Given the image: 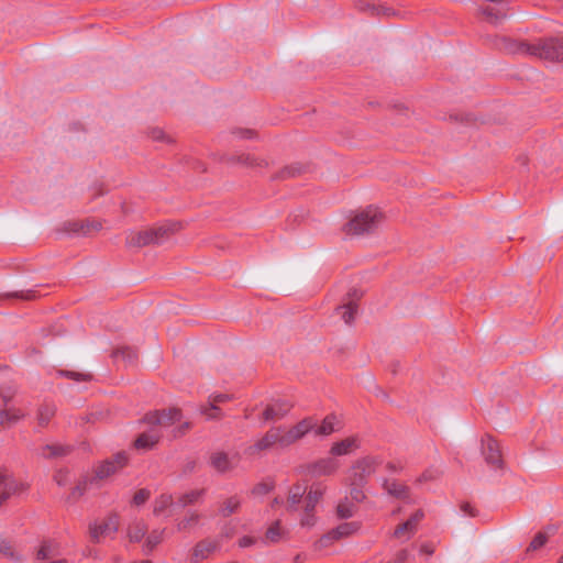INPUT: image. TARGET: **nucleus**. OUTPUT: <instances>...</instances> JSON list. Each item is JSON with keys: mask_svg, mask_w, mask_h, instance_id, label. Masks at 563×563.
<instances>
[{"mask_svg": "<svg viewBox=\"0 0 563 563\" xmlns=\"http://www.w3.org/2000/svg\"><path fill=\"white\" fill-rule=\"evenodd\" d=\"M371 5H372L371 3H367L363 0H361L356 3V7L360 11H368L369 13H371Z\"/></svg>", "mask_w": 563, "mask_h": 563, "instance_id": "obj_63", "label": "nucleus"}, {"mask_svg": "<svg viewBox=\"0 0 563 563\" xmlns=\"http://www.w3.org/2000/svg\"><path fill=\"white\" fill-rule=\"evenodd\" d=\"M405 468V465L401 461H390L386 463V470L390 473H400Z\"/></svg>", "mask_w": 563, "mask_h": 563, "instance_id": "obj_56", "label": "nucleus"}, {"mask_svg": "<svg viewBox=\"0 0 563 563\" xmlns=\"http://www.w3.org/2000/svg\"><path fill=\"white\" fill-rule=\"evenodd\" d=\"M179 228L178 223H172L143 231H130L126 234L125 246L129 249H141L147 245L162 244L177 232Z\"/></svg>", "mask_w": 563, "mask_h": 563, "instance_id": "obj_1", "label": "nucleus"}, {"mask_svg": "<svg viewBox=\"0 0 563 563\" xmlns=\"http://www.w3.org/2000/svg\"><path fill=\"white\" fill-rule=\"evenodd\" d=\"M150 497H151L150 489L141 488L134 494V496L131 500V504L136 507L143 506L150 499Z\"/></svg>", "mask_w": 563, "mask_h": 563, "instance_id": "obj_45", "label": "nucleus"}, {"mask_svg": "<svg viewBox=\"0 0 563 563\" xmlns=\"http://www.w3.org/2000/svg\"><path fill=\"white\" fill-rule=\"evenodd\" d=\"M338 422L336 416L330 413L324 417L320 426H316L313 429L316 435H330L335 431V424Z\"/></svg>", "mask_w": 563, "mask_h": 563, "instance_id": "obj_32", "label": "nucleus"}, {"mask_svg": "<svg viewBox=\"0 0 563 563\" xmlns=\"http://www.w3.org/2000/svg\"><path fill=\"white\" fill-rule=\"evenodd\" d=\"M206 489H192L190 492L181 494L177 498V505L185 508L187 506L195 505L199 501V499L205 495Z\"/></svg>", "mask_w": 563, "mask_h": 563, "instance_id": "obj_33", "label": "nucleus"}, {"mask_svg": "<svg viewBox=\"0 0 563 563\" xmlns=\"http://www.w3.org/2000/svg\"><path fill=\"white\" fill-rule=\"evenodd\" d=\"M210 466L219 473H225L232 470L231 461L225 452L219 451L210 455Z\"/></svg>", "mask_w": 563, "mask_h": 563, "instance_id": "obj_26", "label": "nucleus"}, {"mask_svg": "<svg viewBox=\"0 0 563 563\" xmlns=\"http://www.w3.org/2000/svg\"><path fill=\"white\" fill-rule=\"evenodd\" d=\"M354 512H355V508H354L353 504H351L346 500L339 503L336 506V516L340 519H349V518L353 517Z\"/></svg>", "mask_w": 563, "mask_h": 563, "instance_id": "obj_43", "label": "nucleus"}, {"mask_svg": "<svg viewBox=\"0 0 563 563\" xmlns=\"http://www.w3.org/2000/svg\"><path fill=\"white\" fill-rule=\"evenodd\" d=\"M360 529L361 523L358 521L343 522L338 527L331 529L328 533L323 534L318 543L320 548H327L331 545L334 541L347 538L356 533Z\"/></svg>", "mask_w": 563, "mask_h": 563, "instance_id": "obj_9", "label": "nucleus"}, {"mask_svg": "<svg viewBox=\"0 0 563 563\" xmlns=\"http://www.w3.org/2000/svg\"><path fill=\"white\" fill-rule=\"evenodd\" d=\"M152 137H153L154 140H162V139L164 137V132H163V131H161V130H154V131L152 132Z\"/></svg>", "mask_w": 563, "mask_h": 563, "instance_id": "obj_64", "label": "nucleus"}, {"mask_svg": "<svg viewBox=\"0 0 563 563\" xmlns=\"http://www.w3.org/2000/svg\"><path fill=\"white\" fill-rule=\"evenodd\" d=\"M56 413V406L54 404L44 402L42 404L36 412L37 426L45 428Z\"/></svg>", "mask_w": 563, "mask_h": 563, "instance_id": "obj_28", "label": "nucleus"}, {"mask_svg": "<svg viewBox=\"0 0 563 563\" xmlns=\"http://www.w3.org/2000/svg\"><path fill=\"white\" fill-rule=\"evenodd\" d=\"M54 481L58 486H65L68 482V472L59 470L54 474Z\"/></svg>", "mask_w": 563, "mask_h": 563, "instance_id": "obj_57", "label": "nucleus"}, {"mask_svg": "<svg viewBox=\"0 0 563 563\" xmlns=\"http://www.w3.org/2000/svg\"><path fill=\"white\" fill-rule=\"evenodd\" d=\"M274 446H278L280 449L287 448L284 445L283 427L271 428L261 439L250 445L245 450V453L247 455H257L263 451L273 449Z\"/></svg>", "mask_w": 563, "mask_h": 563, "instance_id": "obj_5", "label": "nucleus"}, {"mask_svg": "<svg viewBox=\"0 0 563 563\" xmlns=\"http://www.w3.org/2000/svg\"><path fill=\"white\" fill-rule=\"evenodd\" d=\"M283 537L280 521L276 520L266 531V539L273 543L278 542Z\"/></svg>", "mask_w": 563, "mask_h": 563, "instance_id": "obj_44", "label": "nucleus"}, {"mask_svg": "<svg viewBox=\"0 0 563 563\" xmlns=\"http://www.w3.org/2000/svg\"><path fill=\"white\" fill-rule=\"evenodd\" d=\"M420 552L427 555H432L434 550L433 547L429 543H424L420 547Z\"/></svg>", "mask_w": 563, "mask_h": 563, "instance_id": "obj_62", "label": "nucleus"}, {"mask_svg": "<svg viewBox=\"0 0 563 563\" xmlns=\"http://www.w3.org/2000/svg\"><path fill=\"white\" fill-rule=\"evenodd\" d=\"M24 418V413L16 408L4 407L0 411V427L9 428Z\"/></svg>", "mask_w": 563, "mask_h": 563, "instance_id": "obj_29", "label": "nucleus"}, {"mask_svg": "<svg viewBox=\"0 0 563 563\" xmlns=\"http://www.w3.org/2000/svg\"><path fill=\"white\" fill-rule=\"evenodd\" d=\"M240 506V498L238 496H231L223 501L219 512L222 517H229L232 514H235Z\"/></svg>", "mask_w": 563, "mask_h": 563, "instance_id": "obj_35", "label": "nucleus"}, {"mask_svg": "<svg viewBox=\"0 0 563 563\" xmlns=\"http://www.w3.org/2000/svg\"><path fill=\"white\" fill-rule=\"evenodd\" d=\"M172 505L173 496L170 494H162L154 501L153 514L155 516H159L165 509H167Z\"/></svg>", "mask_w": 563, "mask_h": 563, "instance_id": "obj_37", "label": "nucleus"}, {"mask_svg": "<svg viewBox=\"0 0 563 563\" xmlns=\"http://www.w3.org/2000/svg\"><path fill=\"white\" fill-rule=\"evenodd\" d=\"M479 12L486 18V20L489 23H492L494 25L501 23L508 16L507 8L496 9L490 5H486V7H482L479 9Z\"/></svg>", "mask_w": 563, "mask_h": 563, "instance_id": "obj_25", "label": "nucleus"}, {"mask_svg": "<svg viewBox=\"0 0 563 563\" xmlns=\"http://www.w3.org/2000/svg\"><path fill=\"white\" fill-rule=\"evenodd\" d=\"M128 462L129 457L126 453L119 452L114 454L111 459L104 460L95 467V476L91 477V481L108 478L109 476L123 468Z\"/></svg>", "mask_w": 563, "mask_h": 563, "instance_id": "obj_6", "label": "nucleus"}, {"mask_svg": "<svg viewBox=\"0 0 563 563\" xmlns=\"http://www.w3.org/2000/svg\"><path fill=\"white\" fill-rule=\"evenodd\" d=\"M16 394V389L13 386H2L0 390V397L3 401V406L7 407L8 404L13 399Z\"/></svg>", "mask_w": 563, "mask_h": 563, "instance_id": "obj_49", "label": "nucleus"}, {"mask_svg": "<svg viewBox=\"0 0 563 563\" xmlns=\"http://www.w3.org/2000/svg\"><path fill=\"white\" fill-rule=\"evenodd\" d=\"M305 172V166L299 163L287 165L272 176V180H285L300 176Z\"/></svg>", "mask_w": 563, "mask_h": 563, "instance_id": "obj_27", "label": "nucleus"}, {"mask_svg": "<svg viewBox=\"0 0 563 563\" xmlns=\"http://www.w3.org/2000/svg\"><path fill=\"white\" fill-rule=\"evenodd\" d=\"M383 489L391 497L408 500L410 496V489L404 483H400L396 479L384 478L382 482Z\"/></svg>", "mask_w": 563, "mask_h": 563, "instance_id": "obj_17", "label": "nucleus"}, {"mask_svg": "<svg viewBox=\"0 0 563 563\" xmlns=\"http://www.w3.org/2000/svg\"><path fill=\"white\" fill-rule=\"evenodd\" d=\"M162 434L158 429L151 426L148 431H144L134 440L133 445L137 450H152L161 440Z\"/></svg>", "mask_w": 563, "mask_h": 563, "instance_id": "obj_16", "label": "nucleus"}, {"mask_svg": "<svg viewBox=\"0 0 563 563\" xmlns=\"http://www.w3.org/2000/svg\"><path fill=\"white\" fill-rule=\"evenodd\" d=\"M396 12L394 9L385 7V5H371V15L372 16H391L395 15Z\"/></svg>", "mask_w": 563, "mask_h": 563, "instance_id": "obj_51", "label": "nucleus"}, {"mask_svg": "<svg viewBox=\"0 0 563 563\" xmlns=\"http://www.w3.org/2000/svg\"><path fill=\"white\" fill-rule=\"evenodd\" d=\"M440 475H441V472L439 470L429 468V470H426L420 475V477L418 478V482L422 483V482L433 481V479H437L438 477H440Z\"/></svg>", "mask_w": 563, "mask_h": 563, "instance_id": "obj_54", "label": "nucleus"}, {"mask_svg": "<svg viewBox=\"0 0 563 563\" xmlns=\"http://www.w3.org/2000/svg\"><path fill=\"white\" fill-rule=\"evenodd\" d=\"M482 454L485 462L494 468H503L504 460L498 442L492 435L482 439Z\"/></svg>", "mask_w": 563, "mask_h": 563, "instance_id": "obj_11", "label": "nucleus"}, {"mask_svg": "<svg viewBox=\"0 0 563 563\" xmlns=\"http://www.w3.org/2000/svg\"><path fill=\"white\" fill-rule=\"evenodd\" d=\"M307 492V487L301 484H295L290 487L287 497V510L297 511L298 505L302 501V498Z\"/></svg>", "mask_w": 563, "mask_h": 563, "instance_id": "obj_23", "label": "nucleus"}, {"mask_svg": "<svg viewBox=\"0 0 563 563\" xmlns=\"http://www.w3.org/2000/svg\"><path fill=\"white\" fill-rule=\"evenodd\" d=\"M360 441L356 437H347L332 444L330 453L333 456L347 455L358 449Z\"/></svg>", "mask_w": 563, "mask_h": 563, "instance_id": "obj_19", "label": "nucleus"}, {"mask_svg": "<svg viewBox=\"0 0 563 563\" xmlns=\"http://www.w3.org/2000/svg\"><path fill=\"white\" fill-rule=\"evenodd\" d=\"M181 419V411L177 408L155 410L147 412L141 422L147 423L156 429L169 427Z\"/></svg>", "mask_w": 563, "mask_h": 563, "instance_id": "obj_7", "label": "nucleus"}, {"mask_svg": "<svg viewBox=\"0 0 563 563\" xmlns=\"http://www.w3.org/2000/svg\"><path fill=\"white\" fill-rule=\"evenodd\" d=\"M316 428V420L312 417H307L292 426L289 430L283 428L284 445L287 448L302 439L310 431Z\"/></svg>", "mask_w": 563, "mask_h": 563, "instance_id": "obj_10", "label": "nucleus"}, {"mask_svg": "<svg viewBox=\"0 0 563 563\" xmlns=\"http://www.w3.org/2000/svg\"><path fill=\"white\" fill-rule=\"evenodd\" d=\"M196 468V461L195 460H188L184 465V472L185 473H191Z\"/></svg>", "mask_w": 563, "mask_h": 563, "instance_id": "obj_61", "label": "nucleus"}, {"mask_svg": "<svg viewBox=\"0 0 563 563\" xmlns=\"http://www.w3.org/2000/svg\"><path fill=\"white\" fill-rule=\"evenodd\" d=\"M292 405L285 400H277L272 405H268L263 411V419L265 421L280 420L291 409Z\"/></svg>", "mask_w": 563, "mask_h": 563, "instance_id": "obj_18", "label": "nucleus"}, {"mask_svg": "<svg viewBox=\"0 0 563 563\" xmlns=\"http://www.w3.org/2000/svg\"><path fill=\"white\" fill-rule=\"evenodd\" d=\"M339 311H342V319L346 324H351L354 320V316L357 311V305L354 301H349L343 306H339L336 308Z\"/></svg>", "mask_w": 563, "mask_h": 563, "instance_id": "obj_39", "label": "nucleus"}, {"mask_svg": "<svg viewBox=\"0 0 563 563\" xmlns=\"http://www.w3.org/2000/svg\"><path fill=\"white\" fill-rule=\"evenodd\" d=\"M322 495H323V492L321 488L319 487H311L310 490L308 492V494L306 495L305 497V506H306V510H314L317 504L320 501V499L322 498Z\"/></svg>", "mask_w": 563, "mask_h": 563, "instance_id": "obj_36", "label": "nucleus"}, {"mask_svg": "<svg viewBox=\"0 0 563 563\" xmlns=\"http://www.w3.org/2000/svg\"><path fill=\"white\" fill-rule=\"evenodd\" d=\"M0 554L15 561V562H21L22 561V558L21 555H19L10 541L8 540H4V539H0Z\"/></svg>", "mask_w": 563, "mask_h": 563, "instance_id": "obj_42", "label": "nucleus"}, {"mask_svg": "<svg viewBox=\"0 0 563 563\" xmlns=\"http://www.w3.org/2000/svg\"><path fill=\"white\" fill-rule=\"evenodd\" d=\"M56 373L58 376L74 379L76 382H89L92 378L91 374L89 373H80L75 371L58 369Z\"/></svg>", "mask_w": 563, "mask_h": 563, "instance_id": "obj_41", "label": "nucleus"}, {"mask_svg": "<svg viewBox=\"0 0 563 563\" xmlns=\"http://www.w3.org/2000/svg\"><path fill=\"white\" fill-rule=\"evenodd\" d=\"M58 554H59V544L52 539H46L41 542V545L35 555V560L38 562L45 561V560L55 558Z\"/></svg>", "mask_w": 563, "mask_h": 563, "instance_id": "obj_20", "label": "nucleus"}, {"mask_svg": "<svg viewBox=\"0 0 563 563\" xmlns=\"http://www.w3.org/2000/svg\"><path fill=\"white\" fill-rule=\"evenodd\" d=\"M148 530L147 523L142 519H134L129 526H128V538L130 542L139 543L142 541V539L145 537L146 532Z\"/></svg>", "mask_w": 563, "mask_h": 563, "instance_id": "obj_21", "label": "nucleus"}, {"mask_svg": "<svg viewBox=\"0 0 563 563\" xmlns=\"http://www.w3.org/2000/svg\"><path fill=\"white\" fill-rule=\"evenodd\" d=\"M519 48L545 60L563 62V36L542 38L533 44L521 43Z\"/></svg>", "mask_w": 563, "mask_h": 563, "instance_id": "obj_3", "label": "nucleus"}, {"mask_svg": "<svg viewBox=\"0 0 563 563\" xmlns=\"http://www.w3.org/2000/svg\"><path fill=\"white\" fill-rule=\"evenodd\" d=\"M119 529V517L113 514L110 515L103 522L101 523H90L89 525V534L90 540L93 543H99L101 538L108 534H114Z\"/></svg>", "mask_w": 563, "mask_h": 563, "instance_id": "obj_12", "label": "nucleus"}, {"mask_svg": "<svg viewBox=\"0 0 563 563\" xmlns=\"http://www.w3.org/2000/svg\"><path fill=\"white\" fill-rule=\"evenodd\" d=\"M92 482L93 481H91V478H88V477H84L82 479H80L78 482V484L71 489V492L68 496V500H73V501L78 500L87 492L88 484L92 483Z\"/></svg>", "mask_w": 563, "mask_h": 563, "instance_id": "obj_38", "label": "nucleus"}, {"mask_svg": "<svg viewBox=\"0 0 563 563\" xmlns=\"http://www.w3.org/2000/svg\"><path fill=\"white\" fill-rule=\"evenodd\" d=\"M164 532L165 529H154L150 532L143 545V550L146 554L151 553L156 548V545L163 541Z\"/></svg>", "mask_w": 563, "mask_h": 563, "instance_id": "obj_34", "label": "nucleus"}, {"mask_svg": "<svg viewBox=\"0 0 563 563\" xmlns=\"http://www.w3.org/2000/svg\"><path fill=\"white\" fill-rule=\"evenodd\" d=\"M199 515L196 511H189L183 520L177 523L178 531H187L199 521Z\"/></svg>", "mask_w": 563, "mask_h": 563, "instance_id": "obj_40", "label": "nucleus"}, {"mask_svg": "<svg viewBox=\"0 0 563 563\" xmlns=\"http://www.w3.org/2000/svg\"><path fill=\"white\" fill-rule=\"evenodd\" d=\"M25 489L22 483L16 482L5 468L0 470V507L12 495Z\"/></svg>", "mask_w": 563, "mask_h": 563, "instance_id": "obj_13", "label": "nucleus"}, {"mask_svg": "<svg viewBox=\"0 0 563 563\" xmlns=\"http://www.w3.org/2000/svg\"><path fill=\"white\" fill-rule=\"evenodd\" d=\"M253 543H254V539L251 537H246V536L239 540V545L241 548H247V547L252 545Z\"/></svg>", "mask_w": 563, "mask_h": 563, "instance_id": "obj_60", "label": "nucleus"}, {"mask_svg": "<svg viewBox=\"0 0 563 563\" xmlns=\"http://www.w3.org/2000/svg\"><path fill=\"white\" fill-rule=\"evenodd\" d=\"M350 487V495L353 500L356 503H362L365 500L366 495L363 490L365 486H356V485H347Z\"/></svg>", "mask_w": 563, "mask_h": 563, "instance_id": "obj_52", "label": "nucleus"}, {"mask_svg": "<svg viewBox=\"0 0 563 563\" xmlns=\"http://www.w3.org/2000/svg\"><path fill=\"white\" fill-rule=\"evenodd\" d=\"M228 162L242 164L252 168H266L268 166V162L265 158L255 157L251 154L231 156L229 157Z\"/></svg>", "mask_w": 563, "mask_h": 563, "instance_id": "obj_22", "label": "nucleus"}, {"mask_svg": "<svg viewBox=\"0 0 563 563\" xmlns=\"http://www.w3.org/2000/svg\"><path fill=\"white\" fill-rule=\"evenodd\" d=\"M71 451V448L68 445H62V444H46L42 446L41 449V456L44 459H55V457H62L69 454Z\"/></svg>", "mask_w": 563, "mask_h": 563, "instance_id": "obj_30", "label": "nucleus"}, {"mask_svg": "<svg viewBox=\"0 0 563 563\" xmlns=\"http://www.w3.org/2000/svg\"><path fill=\"white\" fill-rule=\"evenodd\" d=\"M218 547L217 541L202 540L195 545L192 555L196 559H206L210 553L214 552Z\"/></svg>", "mask_w": 563, "mask_h": 563, "instance_id": "obj_31", "label": "nucleus"}, {"mask_svg": "<svg viewBox=\"0 0 563 563\" xmlns=\"http://www.w3.org/2000/svg\"><path fill=\"white\" fill-rule=\"evenodd\" d=\"M2 298H18V299H22V300H33L36 298V292H35V290L8 292Z\"/></svg>", "mask_w": 563, "mask_h": 563, "instance_id": "obj_50", "label": "nucleus"}, {"mask_svg": "<svg viewBox=\"0 0 563 563\" xmlns=\"http://www.w3.org/2000/svg\"><path fill=\"white\" fill-rule=\"evenodd\" d=\"M231 399V396L228 394H218L214 396H210V407L202 410V413L207 416L208 419H219L222 417V412L217 404L225 402Z\"/></svg>", "mask_w": 563, "mask_h": 563, "instance_id": "obj_24", "label": "nucleus"}, {"mask_svg": "<svg viewBox=\"0 0 563 563\" xmlns=\"http://www.w3.org/2000/svg\"><path fill=\"white\" fill-rule=\"evenodd\" d=\"M383 464L379 456L368 455L357 460L351 467L346 485L366 486L372 474Z\"/></svg>", "mask_w": 563, "mask_h": 563, "instance_id": "obj_4", "label": "nucleus"}, {"mask_svg": "<svg viewBox=\"0 0 563 563\" xmlns=\"http://www.w3.org/2000/svg\"><path fill=\"white\" fill-rule=\"evenodd\" d=\"M274 488V484L269 482H261L256 484L252 489V495L263 496L268 494Z\"/></svg>", "mask_w": 563, "mask_h": 563, "instance_id": "obj_48", "label": "nucleus"}, {"mask_svg": "<svg viewBox=\"0 0 563 563\" xmlns=\"http://www.w3.org/2000/svg\"><path fill=\"white\" fill-rule=\"evenodd\" d=\"M102 229L101 221L98 220H80V221H70L65 224V230L70 233L88 235L91 232H98Z\"/></svg>", "mask_w": 563, "mask_h": 563, "instance_id": "obj_15", "label": "nucleus"}, {"mask_svg": "<svg viewBox=\"0 0 563 563\" xmlns=\"http://www.w3.org/2000/svg\"><path fill=\"white\" fill-rule=\"evenodd\" d=\"M548 541V536L544 532H538L528 547V551H537L541 549Z\"/></svg>", "mask_w": 563, "mask_h": 563, "instance_id": "obj_46", "label": "nucleus"}, {"mask_svg": "<svg viewBox=\"0 0 563 563\" xmlns=\"http://www.w3.org/2000/svg\"><path fill=\"white\" fill-rule=\"evenodd\" d=\"M136 352L128 346L117 349L113 352V357H122L123 360H128L129 362H133L136 358Z\"/></svg>", "mask_w": 563, "mask_h": 563, "instance_id": "obj_47", "label": "nucleus"}, {"mask_svg": "<svg viewBox=\"0 0 563 563\" xmlns=\"http://www.w3.org/2000/svg\"><path fill=\"white\" fill-rule=\"evenodd\" d=\"M314 510H306V506L303 507V515L300 519V525L302 527H313L316 523V517L313 514Z\"/></svg>", "mask_w": 563, "mask_h": 563, "instance_id": "obj_53", "label": "nucleus"}, {"mask_svg": "<svg viewBox=\"0 0 563 563\" xmlns=\"http://www.w3.org/2000/svg\"><path fill=\"white\" fill-rule=\"evenodd\" d=\"M424 512L421 509L415 511L408 520L398 525L393 533L396 539L409 540L418 530L420 521L423 519Z\"/></svg>", "mask_w": 563, "mask_h": 563, "instance_id": "obj_14", "label": "nucleus"}, {"mask_svg": "<svg viewBox=\"0 0 563 563\" xmlns=\"http://www.w3.org/2000/svg\"><path fill=\"white\" fill-rule=\"evenodd\" d=\"M190 428V423L189 422H185L183 423L181 426H179L177 429L174 430V437H181L184 435L188 429Z\"/></svg>", "mask_w": 563, "mask_h": 563, "instance_id": "obj_59", "label": "nucleus"}, {"mask_svg": "<svg viewBox=\"0 0 563 563\" xmlns=\"http://www.w3.org/2000/svg\"><path fill=\"white\" fill-rule=\"evenodd\" d=\"M461 510L468 515L470 517H476L477 510L470 504V503H463L461 505Z\"/></svg>", "mask_w": 563, "mask_h": 563, "instance_id": "obj_58", "label": "nucleus"}, {"mask_svg": "<svg viewBox=\"0 0 563 563\" xmlns=\"http://www.w3.org/2000/svg\"><path fill=\"white\" fill-rule=\"evenodd\" d=\"M232 134L236 135L239 139H255L257 136L256 131L251 129H242L238 128L232 130Z\"/></svg>", "mask_w": 563, "mask_h": 563, "instance_id": "obj_55", "label": "nucleus"}, {"mask_svg": "<svg viewBox=\"0 0 563 563\" xmlns=\"http://www.w3.org/2000/svg\"><path fill=\"white\" fill-rule=\"evenodd\" d=\"M340 462L333 456H327L302 466L305 473L311 477L331 476L336 473Z\"/></svg>", "mask_w": 563, "mask_h": 563, "instance_id": "obj_8", "label": "nucleus"}, {"mask_svg": "<svg viewBox=\"0 0 563 563\" xmlns=\"http://www.w3.org/2000/svg\"><path fill=\"white\" fill-rule=\"evenodd\" d=\"M384 213L374 206L356 212L351 220L344 224L343 231L347 235L371 234L384 222Z\"/></svg>", "mask_w": 563, "mask_h": 563, "instance_id": "obj_2", "label": "nucleus"}]
</instances>
